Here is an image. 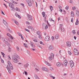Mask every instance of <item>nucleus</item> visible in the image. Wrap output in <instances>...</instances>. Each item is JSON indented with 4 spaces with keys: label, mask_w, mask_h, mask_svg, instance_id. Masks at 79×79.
<instances>
[{
    "label": "nucleus",
    "mask_w": 79,
    "mask_h": 79,
    "mask_svg": "<svg viewBox=\"0 0 79 79\" xmlns=\"http://www.w3.org/2000/svg\"><path fill=\"white\" fill-rule=\"evenodd\" d=\"M50 40V37L49 36H47L45 39V41H49Z\"/></svg>",
    "instance_id": "obj_11"
},
{
    "label": "nucleus",
    "mask_w": 79,
    "mask_h": 79,
    "mask_svg": "<svg viewBox=\"0 0 79 79\" xmlns=\"http://www.w3.org/2000/svg\"><path fill=\"white\" fill-rule=\"evenodd\" d=\"M42 27L43 29H47L48 27V25H47L46 24L43 23V24Z\"/></svg>",
    "instance_id": "obj_4"
},
{
    "label": "nucleus",
    "mask_w": 79,
    "mask_h": 79,
    "mask_svg": "<svg viewBox=\"0 0 79 79\" xmlns=\"http://www.w3.org/2000/svg\"><path fill=\"white\" fill-rule=\"evenodd\" d=\"M3 23L7 27H8V23L5 20H4V19H3Z\"/></svg>",
    "instance_id": "obj_17"
},
{
    "label": "nucleus",
    "mask_w": 79,
    "mask_h": 79,
    "mask_svg": "<svg viewBox=\"0 0 79 79\" xmlns=\"http://www.w3.org/2000/svg\"><path fill=\"white\" fill-rule=\"evenodd\" d=\"M8 59L9 60H11V58H10V55H8Z\"/></svg>",
    "instance_id": "obj_53"
},
{
    "label": "nucleus",
    "mask_w": 79,
    "mask_h": 79,
    "mask_svg": "<svg viewBox=\"0 0 79 79\" xmlns=\"http://www.w3.org/2000/svg\"><path fill=\"white\" fill-rule=\"evenodd\" d=\"M37 46L38 47H40V48H42V47L40 46V45H37Z\"/></svg>",
    "instance_id": "obj_54"
},
{
    "label": "nucleus",
    "mask_w": 79,
    "mask_h": 79,
    "mask_svg": "<svg viewBox=\"0 0 79 79\" xmlns=\"http://www.w3.org/2000/svg\"><path fill=\"white\" fill-rule=\"evenodd\" d=\"M53 50V46L52 45H50L48 47V50L49 51H51Z\"/></svg>",
    "instance_id": "obj_10"
},
{
    "label": "nucleus",
    "mask_w": 79,
    "mask_h": 79,
    "mask_svg": "<svg viewBox=\"0 0 79 79\" xmlns=\"http://www.w3.org/2000/svg\"><path fill=\"white\" fill-rule=\"evenodd\" d=\"M11 8L12 9H11V10H12V11H14L15 10V9L14 7H12Z\"/></svg>",
    "instance_id": "obj_36"
},
{
    "label": "nucleus",
    "mask_w": 79,
    "mask_h": 79,
    "mask_svg": "<svg viewBox=\"0 0 79 79\" xmlns=\"http://www.w3.org/2000/svg\"><path fill=\"white\" fill-rule=\"evenodd\" d=\"M31 45L32 47H35V45H34V43Z\"/></svg>",
    "instance_id": "obj_59"
},
{
    "label": "nucleus",
    "mask_w": 79,
    "mask_h": 79,
    "mask_svg": "<svg viewBox=\"0 0 79 79\" xmlns=\"http://www.w3.org/2000/svg\"><path fill=\"white\" fill-rule=\"evenodd\" d=\"M23 45L26 48H27L28 46L27 44H26V43H24Z\"/></svg>",
    "instance_id": "obj_32"
},
{
    "label": "nucleus",
    "mask_w": 79,
    "mask_h": 79,
    "mask_svg": "<svg viewBox=\"0 0 79 79\" xmlns=\"http://www.w3.org/2000/svg\"><path fill=\"white\" fill-rule=\"evenodd\" d=\"M9 6L10 7V8H12V7H13V6L14 5H13V3L10 2L9 3Z\"/></svg>",
    "instance_id": "obj_19"
},
{
    "label": "nucleus",
    "mask_w": 79,
    "mask_h": 79,
    "mask_svg": "<svg viewBox=\"0 0 79 79\" xmlns=\"http://www.w3.org/2000/svg\"><path fill=\"white\" fill-rule=\"evenodd\" d=\"M2 39L4 43L6 44H8V41H7V39L6 38H5L2 37Z\"/></svg>",
    "instance_id": "obj_9"
},
{
    "label": "nucleus",
    "mask_w": 79,
    "mask_h": 79,
    "mask_svg": "<svg viewBox=\"0 0 79 79\" xmlns=\"http://www.w3.org/2000/svg\"><path fill=\"white\" fill-rule=\"evenodd\" d=\"M58 6H59V9H61V8H62V7H61V6L59 5Z\"/></svg>",
    "instance_id": "obj_60"
},
{
    "label": "nucleus",
    "mask_w": 79,
    "mask_h": 79,
    "mask_svg": "<svg viewBox=\"0 0 79 79\" xmlns=\"http://www.w3.org/2000/svg\"><path fill=\"white\" fill-rule=\"evenodd\" d=\"M64 66H67V63L64 62Z\"/></svg>",
    "instance_id": "obj_43"
},
{
    "label": "nucleus",
    "mask_w": 79,
    "mask_h": 79,
    "mask_svg": "<svg viewBox=\"0 0 79 79\" xmlns=\"http://www.w3.org/2000/svg\"><path fill=\"white\" fill-rule=\"evenodd\" d=\"M79 24V21H78V19H77V21L75 23L76 25H77Z\"/></svg>",
    "instance_id": "obj_27"
},
{
    "label": "nucleus",
    "mask_w": 79,
    "mask_h": 79,
    "mask_svg": "<svg viewBox=\"0 0 79 79\" xmlns=\"http://www.w3.org/2000/svg\"><path fill=\"white\" fill-rule=\"evenodd\" d=\"M26 24H30V23H29L27 21L26 22Z\"/></svg>",
    "instance_id": "obj_63"
},
{
    "label": "nucleus",
    "mask_w": 79,
    "mask_h": 79,
    "mask_svg": "<svg viewBox=\"0 0 79 79\" xmlns=\"http://www.w3.org/2000/svg\"><path fill=\"white\" fill-rule=\"evenodd\" d=\"M39 36H38V37L39 39H42V36L41 35H39Z\"/></svg>",
    "instance_id": "obj_49"
},
{
    "label": "nucleus",
    "mask_w": 79,
    "mask_h": 79,
    "mask_svg": "<svg viewBox=\"0 0 79 79\" xmlns=\"http://www.w3.org/2000/svg\"><path fill=\"white\" fill-rule=\"evenodd\" d=\"M14 23L16 24L17 25H18L19 24L18 23V22L17 21H16V20H15L14 21Z\"/></svg>",
    "instance_id": "obj_34"
},
{
    "label": "nucleus",
    "mask_w": 79,
    "mask_h": 79,
    "mask_svg": "<svg viewBox=\"0 0 79 79\" xmlns=\"http://www.w3.org/2000/svg\"><path fill=\"white\" fill-rule=\"evenodd\" d=\"M15 15L17 17H18L19 16V15H18V14L17 13H16L15 14Z\"/></svg>",
    "instance_id": "obj_61"
},
{
    "label": "nucleus",
    "mask_w": 79,
    "mask_h": 79,
    "mask_svg": "<svg viewBox=\"0 0 79 79\" xmlns=\"http://www.w3.org/2000/svg\"><path fill=\"white\" fill-rule=\"evenodd\" d=\"M16 50H17V51H19V47H16Z\"/></svg>",
    "instance_id": "obj_52"
},
{
    "label": "nucleus",
    "mask_w": 79,
    "mask_h": 79,
    "mask_svg": "<svg viewBox=\"0 0 79 79\" xmlns=\"http://www.w3.org/2000/svg\"><path fill=\"white\" fill-rule=\"evenodd\" d=\"M65 9L66 10H68V9H69V6H66V7H65Z\"/></svg>",
    "instance_id": "obj_35"
},
{
    "label": "nucleus",
    "mask_w": 79,
    "mask_h": 79,
    "mask_svg": "<svg viewBox=\"0 0 79 79\" xmlns=\"http://www.w3.org/2000/svg\"><path fill=\"white\" fill-rule=\"evenodd\" d=\"M11 2H12V3H15V4H18V3L16 2H15V1H13V0H11Z\"/></svg>",
    "instance_id": "obj_30"
},
{
    "label": "nucleus",
    "mask_w": 79,
    "mask_h": 79,
    "mask_svg": "<svg viewBox=\"0 0 79 79\" xmlns=\"http://www.w3.org/2000/svg\"><path fill=\"white\" fill-rule=\"evenodd\" d=\"M35 70L36 71H37V72L39 71V70L37 69H36V68H35Z\"/></svg>",
    "instance_id": "obj_62"
},
{
    "label": "nucleus",
    "mask_w": 79,
    "mask_h": 79,
    "mask_svg": "<svg viewBox=\"0 0 79 79\" xmlns=\"http://www.w3.org/2000/svg\"><path fill=\"white\" fill-rule=\"evenodd\" d=\"M7 62H8V64L10 69H12V70L13 69V67L12 64H11V63H10V61H7Z\"/></svg>",
    "instance_id": "obj_3"
},
{
    "label": "nucleus",
    "mask_w": 79,
    "mask_h": 79,
    "mask_svg": "<svg viewBox=\"0 0 79 79\" xmlns=\"http://www.w3.org/2000/svg\"><path fill=\"white\" fill-rule=\"evenodd\" d=\"M35 77L36 79H40L39 78V77H38V76L36 74H35Z\"/></svg>",
    "instance_id": "obj_28"
},
{
    "label": "nucleus",
    "mask_w": 79,
    "mask_h": 79,
    "mask_svg": "<svg viewBox=\"0 0 79 79\" xmlns=\"http://www.w3.org/2000/svg\"><path fill=\"white\" fill-rule=\"evenodd\" d=\"M25 31H27V32H30V31L29 30L26 29H25Z\"/></svg>",
    "instance_id": "obj_50"
},
{
    "label": "nucleus",
    "mask_w": 79,
    "mask_h": 79,
    "mask_svg": "<svg viewBox=\"0 0 79 79\" xmlns=\"http://www.w3.org/2000/svg\"><path fill=\"white\" fill-rule=\"evenodd\" d=\"M11 2H12V3H15V4H18V3L16 2H15V1H13V0H11Z\"/></svg>",
    "instance_id": "obj_29"
},
{
    "label": "nucleus",
    "mask_w": 79,
    "mask_h": 79,
    "mask_svg": "<svg viewBox=\"0 0 79 79\" xmlns=\"http://www.w3.org/2000/svg\"><path fill=\"white\" fill-rule=\"evenodd\" d=\"M42 69L43 71H46L47 72H48V69L46 68L42 67Z\"/></svg>",
    "instance_id": "obj_14"
},
{
    "label": "nucleus",
    "mask_w": 79,
    "mask_h": 79,
    "mask_svg": "<svg viewBox=\"0 0 79 79\" xmlns=\"http://www.w3.org/2000/svg\"><path fill=\"white\" fill-rule=\"evenodd\" d=\"M54 58V54L52 53H51L50 55V56L48 58V60H52Z\"/></svg>",
    "instance_id": "obj_2"
},
{
    "label": "nucleus",
    "mask_w": 79,
    "mask_h": 79,
    "mask_svg": "<svg viewBox=\"0 0 79 79\" xmlns=\"http://www.w3.org/2000/svg\"><path fill=\"white\" fill-rule=\"evenodd\" d=\"M71 16L72 17H74V12L73 11H72L71 12Z\"/></svg>",
    "instance_id": "obj_25"
},
{
    "label": "nucleus",
    "mask_w": 79,
    "mask_h": 79,
    "mask_svg": "<svg viewBox=\"0 0 79 79\" xmlns=\"http://www.w3.org/2000/svg\"><path fill=\"white\" fill-rule=\"evenodd\" d=\"M36 34L38 35H41V32L40 31H38L36 32Z\"/></svg>",
    "instance_id": "obj_23"
},
{
    "label": "nucleus",
    "mask_w": 79,
    "mask_h": 79,
    "mask_svg": "<svg viewBox=\"0 0 79 79\" xmlns=\"http://www.w3.org/2000/svg\"><path fill=\"white\" fill-rule=\"evenodd\" d=\"M1 14H2V15H5V14H4V12H3V11H2V10H1Z\"/></svg>",
    "instance_id": "obj_40"
},
{
    "label": "nucleus",
    "mask_w": 79,
    "mask_h": 79,
    "mask_svg": "<svg viewBox=\"0 0 79 79\" xmlns=\"http://www.w3.org/2000/svg\"><path fill=\"white\" fill-rule=\"evenodd\" d=\"M66 45L68 47H70L71 46V43L69 42H67L66 43Z\"/></svg>",
    "instance_id": "obj_13"
},
{
    "label": "nucleus",
    "mask_w": 79,
    "mask_h": 79,
    "mask_svg": "<svg viewBox=\"0 0 79 79\" xmlns=\"http://www.w3.org/2000/svg\"><path fill=\"white\" fill-rule=\"evenodd\" d=\"M8 52H11V48H10L9 47L8 48Z\"/></svg>",
    "instance_id": "obj_47"
},
{
    "label": "nucleus",
    "mask_w": 79,
    "mask_h": 79,
    "mask_svg": "<svg viewBox=\"0 0 79 79\" xmlns=\"http://www.w3.org/2000/svg\"><path fill=\"white\" fill-rule=\"evenodd\" d=\"M70 66L71 68H73L74 66V62L73 60H71L70 61Z\"/></svg>",
    "instance_id": "obj_12"
},
{
    "label": "nucleus",
    "mask_w": 79,
    "mask_h": 79,
    "mask_svg": "<svg viewBox=\"0 0 79 79\" xmlns=\"http://www.w3.org/2000/svg\"><path fill=\"white\" fill-rule=\"evenodd\" d=\"M49 20L50 21H53L54 23L55 22V21H54V20H53V19H52V18H49Z\"/></svg>",
    "instance_id": "obj_42"
},
{
    "label": "nucleus",
    "mask_w": 79,
    "mask_h": 79,
    "mask_svg": "<svg viewBox=\"0 0 79 79\" xmlns=\"http://www.w3.org/2000/svg\"><path fill=\"white\" fill-rule=\"evenodd\" d=\"M27 52L28 53V55H31V53H30L29 51L27 50Z\"/></svg>",
    "instance_id": "obj_41"
},
{
    "label": "nucleus",
    "mask_w": 79,
    "mask_h": 79,
    "mask_svg": "<svg viewBox=\"0 0 79 79\" xmlns=\"http://www.w3.org/2000/svg\"><path fill=\"white\" fill-rule=\"evenodd\" d=\"M33 41L35 42H37V40L35 39H33Z\"/></svg>",
    "instance_id": "obj_39"
},
{
    "label": "nucleus",
    "mask_w": 79,
    "mask_h": 79,
    "mask_svg": "<svg viewBox=\"0 0 79 79\" xmlns=\"http://www.w3.org/2000/svg\"><path fill=\"white\" fill-rule=\"evenodd\" d=\"M63 27V24H60V25L59 29H61V31L62 32H64L65 30H64V28L62 27Z\"/></svg>",
    "instance_id": "obj_6"
},
{
    "label": "nucleus",
    "mask_w": 79,
    "mask_h": 79,
    "mask_svg": "<svg viewBox=\"0 0 79 79\" xmlns=\"http://www.w3.org/2000/svg\"><path fill=\"white\" fill-rule=\"evenodd\" d=\"M27 16L28 17V19L30 21H31L32 19V16L28 14L27 15Z\"/></svg>",
    "instance_id": "obj_15"
},
{
    "label": "nucleus",
    "mask_w": 79,
    "mask_h": 79,
    "mask_svg": "<svg viewBox=\"0 0 79 79\" xmlns=\"http://www.w3.org/2000/svg\"><path fill=\"white\" fill-rule=\"evenodd\" d=\"M45 12H43L42 13V15L44 17V21L45 22H46V18H47V15H45Z\"/></svg>",
    "instance_id": "obj_8"
},
{
    "label": "nucleus",
    "mask_w": 79,
    "mask_h": 79,
    "mask_svg": "<svg viewBox=\"0 0 79 79\" xmlns=\"http://www.w3.org/2000/svg\"><path fill=\"white\" fill-rule=\"evenodd\" d=\"M49 76H50V77H51V78H52V79H55V77L53 76L52 75V74H50L49 75Z\"/></svg>",
    "instance_id": "obj_26"
},
{
    "label": "nucleus",
    "mask_w": 79,
    "mask_h": 79,
    "mask_svg": "<svg viewBox=\"0 0 79 79\" xmlns=\"http://www.w3.org/2000/svg\"><path fill=\"white\" fill-rule=\"evenodd\" d=\"M17 34H18V35H19V36H21V35H22L21 34V33H20L19 32H17Z\"/></svg>",
    "instance_id": "obj_51"
},
{
    "label": "nucleus",
    "mask_w": 79,
    "mask_h": 79,
    "mask_svg": "<svg viewBox=\"0 0 79 79\" xmlns=\"http://www.w3.org/2000/svg\"><path fill=\"white\" fill-rule=\"evenodd\" d=\"M72 9L73 11H74L76 10V7H73L72 8Z\"/></svg>",
    "instance_id": "obj_55"
},
{
    "label": "nucleus",
    "mask_w": 79,
    "mask_h": 79,
    "mask_svg": "<svg viewBox=\"0 0 79 79\" xmlns=\"http://www.w3.org/2000/svg\"><path fill=\"white\" fill-rule=\"evenodd\" d=\"M28 6H32V3L31 0H26Z\"/></svg>",
    "instance_id": "obj_5"
},
{
    "label": "nucleus",
    "mask_w": 79,
    "mask_h": 79,
    "mask_svg": "<svg viewBox=\"0 0 79 79\" xmlns=\"http://www.w3.org/2000/svg\"><path fill=\"white\" fill-rule=\"evenodd\" d=\"M56 66L57 67H60L61 63L60 62H57L56 64Z\"/></svg>",
    "instance_id": "obj_21"
},
{
    "label": "nucleus",
    "mask_w": 79,
    "mask_h": 79,
    "mask_svg": "<svg viewBox=\"0 0 79 79\" xmlns=\"http://www.w3.org/2000/svg\"><path fill=\"white\" fill-rule=\"evenodd\" d=\"M60 37V35L58 34H56L55 35V38L56 39H58Z\"/></svg>",
    "instance_id": "obj_16"
},
{
    "label": "nucleus",
    "mask_w": 79,
    "mask_h": 79,
    "mask_svg": "<svg viewBox=\"0 0 79 79\" xmlns=\"http://www.w3.org/2000/svg\"><path fill=\"white\" fill-rule=\"evenodd\" d=\"M65 19L67 21V22L68 23H69V21H68V18L67 17H66L65 18Z\"/></svg>",
    "instance_id": "obj_46"
},
{
    "label": "nucleus",
    "mask_w": 79,
    "mask_h": 79,
    "mask_svg": "<svg viewBox=\"0 0 79 79\" xmlns=\"http://www.w3.org/2000/svg\"><path fill=\"white\" fill-rule=\"evenodd\" d=\"M29 66V64H27L24 65V67H25V68H27V66Z\"/></svg>",
    "instance_id": "obj_33"
},
{
    "label": "nucleus",
    "mask_w": 79,
    "mask_h": 79,
    "mask_svg": "<svg viewBox=\"0 0 79 79\" xmlns=\"http://www.w3.org/2000/svg\"><path fill=\"white\" fill-rule=\"evenodd\" d=\"M68 53L69 55H71V54H72V53H71V52L70 51H68Z\"/></svg>",
    "instance_id": "obj_45"
},
{
    "label": "nucleus",
    "mask_w": 79,
    "mask_h": 79,
    "mask_svg": "<svg viewBox=\"0 0 79 79\" xmlns=\"http://www.w3.org/2000/svg\"><path fill=\"white\" fill-rule=\"evenodd\" d=\"M76 16H79V11H78V10H76Z\"/></svg>",
    "instance_id": "obj_22"
},
{
    "label": "nucleus",
    "mask_w": 79,
    "mask_h": 79,
    "mask_svg": "<svg viewBox=\"0 0 79 79\" xmlns=\"http://www.w3.org/2000/svg\"><path fill=\"white\" fill-rule=\"evenodd\" d=\"M24 73L26 76H27V72L25 71Z\"/></svg>",
    "instance_id": "obj_44"
},
{
    "label": "nucleus",
    "mask_w": 79,
    "mask_h": 79,
    "mask_svg": "<svg viewBox=\"0 0 79 79\" xmlns=\"http://www.w3.org/2000/svg\"><path fill=\"white\" fill-rule=\"evenodd\" d=\"M15 10H16V11H19V9L17 7L15 8Z\"/></svg>",
    "instance_id": "obj_48"
},
{
    "label": "nucleus",
    "mask_w": 79,
    "mask_h": 79,
    "mask_svg": "<svg viewBox=\"0 0 79 79\" xmlns=\"http://www.w3.org/2000/svg\"><path fill=\"white\" fill-rule=\"evenodd\" d=\"M33 44L34 43L32 42L31 41H30V45H31Z\"/></svg>",
    "instance_id": "obj_58"
},
{
    "label": "nucleus",
    "mask_w": 79,
    "mask_h": 79,
    "mask_svg": "<svg viewBox=\"0 0 79 79\" xmlns=\"http://www.w3.org/2000/svg\"><path fill=\"white\" fill-rule=\"evenodd\" d=\"M28 28L30 29H31V31H34V28H33V27H32L31 26H29L28 27Z\"/></svg>",
    "instance_id": "obj_24"
},
{
    "label": "nucleus",
    "mask_w": 79,
    "mask_h": 79,
    "mask_svg": "<svg viewBox=\"0 0 79 79\" xmlns=\"http://www.w3.org/2000/svg\"><path fill=\"white\" fill-rule=\"evenodd\" d=\"M44 63L46 65H48V66H52V65L51 64H50V63H48V62L45 61H44Z\"/></svg>",
    "instance_id": "obj_18"
},
{
    "label": "nucleus",
    "mask_w": 79,
    "mask_h": 79,
    "mask_svg": "<svg viewBox=\"0 0 79 79\" xmlns=\"http://www.w3.org/2000/svg\"><path fill=\"white\" fill-rule=\"evenodd\" d=\"M19 58V56H18L17 55H16L15 56H13L12 58L13 62L15 63H18V58Z\"/></svg>",
    "instance_id": "obj_1"
},
{
    "label": "nucleus",
    "mask_w": 79,
    "mask_h": 79,
    "mask_svg": "<svg viewBox=\"0 0 79 79\" xmlns=\"http://www.w3.org/2000/svg\"><path fill=\"white\" fill-rule=\"evenodd\" d=\"M74 54L75 55H77L79 54V52L77 51L76 49H74L73 50Z\"/></svg>",
    "instance_id": "obj_7"
},
{
    "label": "nucleus",
    "mask_w": 79,
    "mask_h": 79,
    "mask_svg": "<svg viewBox=\"0 0 79 79\" xmlns=\"http://www.w3.org/2000/svg\"><path fill=\"white\" fill-rule=\"evenodd\" d=\"M49 69H50V70H51V71H53V69L52 67H50L49 68Z\"/></svg>",
    "instance_id": "obj_37"
},
{
    "label": "nucleus",
    "mask_w": 79,
    "mask_h": 79,
    "mask_svg": "<svg viewBox=\"0 0 79 79\" xmlns=\"http://www.w3.org/2000/svg\"><path fill=\"white\" fill-rule=\"evenodd\" d=\"M72 33L73 34V35H74L76 34V32H75V31L74 30H73L72 31Z\"/></svg>",
    "instance_id": "obj_31"
},
{
    "label": "nucleus",
    "mask_w": 79,
    "mask_h": 79,
    "mask_svg": "<svg viewBox=\"0 0 79 79\" xmlns=\"http://www.w3.org/2000/svg\"><path fill=\"white\" fill-rule=\"evenodd\" d=\"M49 7L51 10H53V7H52V6H50Z\"/></svg>",
    "instance_id": "obj_38"
},
{
    "label": "nucleus",
    "mask_w": 79,
    "mask_h": 79,
    "mask_svg": "<svg viewBox=\"0 0 79 79\" xmlns=\"http://www.w3.org/2000/svg\"><path fill=\"white\" fill-rule=\"evenodd\" d=\"M1 53L2 54V55H5V54L3 52H1Z\"/></svg>",
    "instance_id": "obj_64"
},
{
    "label": "nucleus",
    "mask_w": 79,
    "mask_h": 79,
    "mask_svg": "<svg viewBox=\"0 0 79 79\" xmlns=\"http://www.w3.org/2000/svg\"><path fill=\"white\" fill-rule=\"evenodd\" d=\"M6 68L8 70L9 74H11V71L10 70V68L7 66V67Z\"/></svg>",
    "instance_id": "obj_20"
},
{
    "label": "nucleus",
    "mask_w": 79,
    "mask_h": 79,
    "mask_svg": "<svg viewBox=\"0 0 79 79\" xmlns=\"http://www.w3.org/2000/svg\"><path fill=\"white\" fill-rule=\"evenodd\" d=\"M7 36H8V37H10V36H11V35H10V34L9 33H7Z\"/></svg>",
    "instance_id": "obj_56"
},
{
    "label": "nucleus",
    "mask_w": 79,
    "mask_h": 79,
    "mask_svg": "<svg viewBox=\"0 0 79 79\" xmlns=\"http://www.w3.org/2000/svg\"><path fill=\"white\" fill-rule=\"evenodd\" d=\"M40 44H42V45H44V44L43 43L42 41H40Z\"/></svg>",
    "instance_id": "obj_57"
}]
</instances>
